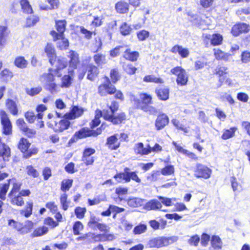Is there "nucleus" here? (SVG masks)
<instances>
[{
    "instance_id": "nucleus-1",
    "label": "nucleus",
    "mask_w": 250,
    "mask_h": 250,
    "mask_svg": "<svg viewBox=\"0 0 250 250\" xmlns=\"http://www.w3.org/2000/svg\"><path fill=\"white\" fill-rule=\"evenodd\" d=\"M107 109H104L103 111L97 109L94 118L89 123V127H83L76 131L69 140L67 146H71L79 140L88 137H97L101 135L104 129L103 125H101L100 127L98 126L101 123L100 118L102 116L104 120L114 125H119L125 123L127 120L126 113L124 111L117 113L119 108L118 102L112 101L110 105L107 104Z\"/></svg>"
},
{
    "instance_id": "nucleus-55",
    "label": "nucleus",
    "mask_w": 250,
    "mask_h": 250,
    "mask_svg": "<svg viewBox=\"0 0 250 250\" xmlns=\"http://www.w3.org/2000/svg\"><path fill=\"white\" fill-rule=\"evenodd\" d=\"M26 174L30 177L33 178L39 177L40 173L39 171L32 165H29L25 168Z\"/></svg>"
},
{
    "instance_id": "nucleus-3",
    "label": "nucleus",
    "mask_w": 250,
    "mask_h": 250,
    "mask_svg": "<svg viewBox=\"0 0 250 250\" xmlns=\"http://www.w3.org/2000/svg\"><path fill=\"white\" fill-rule=\"evenodd\" d=\"M22 184L15 181L12 185V187L8 194L10 203L13 206L22 207L24 204L23 197H28L31 194V191L29 189H24L21 190Z\"/></svg>"
},
{
    "instance_id": "nucleus-53",
    "label": "nucleus",
    "mask_w": 250,
    "mask_h": 250,
    "mask_svg": "<svg viewBox=\"0 0 250 250\" xmlns=\"http://www.w3.org/2000/svg\"><path fill=\"white\" fill-rule=\"evenodd\" d=\"M136 37L139 42H143L149 38L150 32L148 30L142 29L136 32Z\"/></svg>"
},
{
    "instance_id": "nucleus-32",
    "label": "nucleus",
    "mask_w": 250,
    "mask_h": 250,
    "mask_svg": "<svg viewBox=\"0 0 250 250\" xmlns=\"http://www.w3.org/2000/svg\"><path fill=\"white\" fill-rule=\"evenodd\" d=\"M155 93L160 101H166L169 98L170 89L167 87H157L155 89Z\"/></svg>"
},
{
    "instance_id": "nucleus-4",
    "label": "nucleus",
    "mask_w": 250,
    "mask_h": 250,
    "mask_svg": "<svg viewBox=\"0 0 250 250\" xmlns=\"http://www.w3.org/2000/svg\"><path fill=\"white\" fill-rule=\"evenodd\" d=\"M105 81L101 83L98 87V93L101 97L114 95V98L120 101H124L125 97L123 93L116 88L115 85L111 83V80L108 77H104Z\"/></svg>"
},
{
    "instance_id": "nucleus-44",
    "label": "nucleus",
    "mask_w": 250,
    "mask_h": 250,
    "mask_svg": "<svg viewBox=\"0 0 250 250\" xmlns=\"http://www.w3.org/2000/svg\"><path fill=\"white\" fill-rule=\"evenodd\" d=\"M213 51L214 56L217 60L227 61L230 56L229 53L224 52L220 48H213Z\"/></svg>"
},
{
    "instance_id": "nucleus-14",
    "label": "nucleus",
    "mask_w": 250,
    "mask_h": 250,
    "mask_svg": "<svg viewBox=\"0 0 250 250\" xmlns=\"http://www.w3.org/2000/svg\"><path fill=\"white\" fill-rule=\"evenodd\" d=\"M212 172L211 169L207 166L197 163L193 170V175L196 179L207 180L210 178Z\"/></svg>"
},
{
    "instance_id": "nucleus-27",
    "label": "nucleus",
    "mask_w": 250,
    "mask_h": 250,
    "mask_svg": "<svg viewBox=\"0 0 250 250\" xmlns=\"http://www.w3.org/2000/svg\"><path fill=\"white\" fill-rule=\"evenodd\" d=\"M187 122L185 119L182 121H179L177 119H173L171 123L178 130L183 132L185 135L188 134L190 132V127L185 124Z\"/></svg>"
},
{
    "instance_id": "nucleus-36",
    "label": "nucleus",
    "mask_w": 250,
    "mask_h": 250,
    "mask_svg": "<svg viewBox=\"0 0 250 250\" xmlns=\"http://www.w3.org/2000/svg\"><path fill=\"white\" fill-rule=\"evenodd\" d=\"M75 71H73V70H68V74L64 75L62 78L61 86L65 88L69 87L72 83Z\"/></svg>"
},
{
    "instance_id": "nucleus-58",
    "label": "nucleus",
    "mask_w": 250,
    "mask_h": 250,
    "mask_svg": "<svg viewBox=\"0 0 250 250\" xmlns=\"http://www.w3.org/2000/svg\"><path fill=\"white\" fill-rule=\"evenodd\" d=\"M40 18L37 15H32L28 17L26 19V26L31 27L39 22Z\"/></svg>"
},
{
    "instance_id": "nucleus-30",
    "label": "nucleus",
    "mask_w": 250,
    "mask_h": 250,
    "mask_svg": "<svg viewBox=\"0 0 250 250\" xmlns=\"http://www.w3.org/2000/svg\"><path fill=\"white\" fill-rule=\"evenodd\" d=\"M10 33L6 26L0 25V48H4L7 43L8 38Z\"/></svg>"
},
{
    "instance_id": "nucleus-23",
    "label": "nucleus",
    "mask_w": 250,
    "mask_h": 250,
    "mask_svg": "<svg viewBox=\"0 0 250 250\" xmlns=\"http://www.w3.org/2000/svg\"><path fill=\"white\" fill-rule=\"evenodd\" d=\"M114 197L113 200L115 202H121L124 199V196L128 192V188L122 186H118L114 188Z\"/></svg>"
},
{
    "instance_id": "nucleus-28",
    "label": "nucleus",
    "mask_w": 250,
    "mask_h": 250,
    "mask_svg": "<svg viewBox=\"0 0 250 250\" xmlns=\"http://www.w3.org/2000/svg\"><path fill=\"white\" fill-rule=\"evenodd\" d=\"M170 52L174 54H178L181 58H188L190 52L188 48L183 47L179 44H175L173 46L170 50Z\"/></svg>"
},
{
    "instance_id": "nucleus-25",
    "label": "nucleus",
    "mask_w": 250,
    "mask_h": 250,
    "mask_svg": "<svg viewBox=\"0 0 250 250\" xmlns=\"http://www.w3.org/2000/svg\"><path fill=\"white\" fill-rule=\"evenodd\" d=\"M84 109L83 108L78 105L72 106L69 112L65 113L67 118L70 120H75L79 118L83 114Z\"/></svg>"
},
{
    "instance_id": "nucleus-12",
    "label": "nucleus",
    "mask_w": 250,
    "mask_h": 250,
    "mask_svg": "<svg viewBox=\"0 0 250 250\" xmlns=\"http://www.w3.org/2000/svg\"><path fill=\"white\" fill-rule=\"evenodd\" d=\"M229 70V68L224 65H218L214 69L213 74L218 77L219 86H221L224 83L229 85H231L232 84V80L228 77Z\"/></svg>"
},
{
    "instance_id": "nucleus-57",
    "label": "nucleus",
    "mask_w": 250,
    "mask_h": 250,
    "mask_svg": "<svg viewBox=\"0 0 250 250\" xmlns=\"http://www.w3.org/2000/svg\"><path fill=\"white\" fill-rule=\"evenodd\" d=\"M86 211V208L78 206L75 208L74 214L77 218L82 219L84 217Z\"/></svg>"
},
{
    "instance_id": "nucleus-5",
    "label": "nucleus",
    "mask_w": 250,
    "mask_h": 250,
    "mask_svg": "<svg viewBox=\"0 0 250 250\" xmlns=\"http://www.w3.org/2000/svg\"><path fill=\"white\" fill-rule=\"evenodd\" d=\"M140 99L133 96V102L136 109H140L145 112L154 114L157 112L155 107L152 106L153 103L152 97L147 93L140 94Z\"/></svg>"
},
{
    "instance_id": "nucleus-46",
    "label": "nucleus",
    "mask_w": 250,
    "mask_h": 250,
    "mask_svg": "<svg viewBox=\"0 0 250 250\" xmlns=\"http://www.w3.org/2000/svg\"><path fill=\"white\" fill-rule=\"evenodd\" d=\"M14 77L12 70L7 68H4L0 72V80L4 82H7Z\"/></svg>"
},
{
    "instance_id": "nucleus-6",
    "label": "nucleus",
    "mask_w": 250,
    "mask_h": 250,
    "mask_svg": "<svg viewBox=\"0 0 250 250\" xmlns=\"http://www.w3.org/2000/svg\"><path fill=\"white\" fill-rule=\"evenodd\" d=\"M91 57H88L83 60L82 67L83 69H79L78 72V77L79 80H82L83 79L86 73H87L86 78L90 81H94L98 77L100 71L97 66L91 63Z\"/></svg>"
},
{
    "instance_id": "nucleus-61",
    "label": "nucleus",
    "mask_w": 250,
    "mask_h": 250,
    "mask_svg": "<svg viewBox=\"0 0 250 250\" xmlns=\"http://www.w3.org/2000/svg\"><path fill=\"white\" fill-rule=\"evenodd\" d=\"M45 206L46 208H47L52 214H55V215L58 212H60V211H58L59 209L58 205L56 204L55 202L54 201L47 202Z\"/></svg>"
},
{
    "instance_id": "nucleus-17",
    "label": "nucleus",
    "mask_w": 250,
    "mask_h": 250,
    "mask_svg": "<svg viewBox=\"0 0 250 250\" xmlns=\"http://www.w3.org/2000/svg\"><path fill=\"white\" fill-rule=\"evenodd\" d=\"M250 31V25L244 22H236L231 27L230 33L234 37L248 34Z\"/></svg>"
},
{
    "instance_id": "nucleus-2",
    "label": "nucleus",
    "mask_w": 250,
    "mask_h": 250,
    "mask_svg": "<svg viewBox=\"0 0 250 250\" xmlns=\"http://www.w3.org/2000/svg\"><path fill=\"white\" fill-rule=\"evenodd\" d=\"M66 24L67 22L65 20H56L55 27L56 31L52 30L50 32L53 42L61 40L57 43V47L60 50H66L69 46V40L65 38L64 34Z\"/></svg>"
},
{
    "instance_id": "nucleus-19",
    "label": "nucleus",
    "mask_w": 250,
    "mask_h": 250,
    "mask_svg": "<svg viewBox=\"0 0 250 250\" xmlns=\"http://www.w3.org/2000/svg\"><path fill=\"white\" fill-rule=\"evenodd\" d=\"M169 123V118L168 115L164 112H160L155 121V127L157 130H161L167 126Z\"/></svg>"
},
{
    "instance_id": "nucleus-37",
    "label": "nucleus",
    "mask_w": 250,
    "mask_h": 250,
    "mask_svg": "<svg viewBox=\"0 0 250 250\" xmlns=\"http://www.w3.org/2000/svg\"><path fill=\"white\" fill-rule=\"evenodd\" d=\"M33 203L32 201H28L24 208L20 210V214L25 218L29 217L33 213Z\"/></svg>"
},
{
    "instance_id": "nucleus-54",
    "label": "nucleus",
    "mask_w": 250,
    "mask_h": 250,
    "mask_svg": "<svg viewBox=\"0 0 250 250\" xmlns=\"http://www.w3.org/2000/svg\"><path fill=\"white\" fill-rule=\"evenodd\" d=\"M110 78L111 82L113 83H116L121 79V75L120 74L118 68H113L110 70L109 73Z\"/></svg>"
},
{
    "instance_id": "nucleus-9",
    "label": "nucleus",
    "mask_w": 250,
    "mask_h": 250,
    "mask_svg": "<svg viewBox=\"0 0 250 250\" xmlns=\"http://www.w3.org/2000/svg\"><path fill=\"white\" fill-rule=\"evenodd\" d=\"M178 240L176 236H160L150 239L147 243L149 248H161L167 247L173 244Z\"/></svg>"
},
{
    "instance_id": "nucleus-34",
    "label": "nucleus",
    "mask_w": 250,
    "mask_h": 250,
    "mask_svg": "<svg viewBox=\"0 0 250 250\" xmlns=\"http://www.w3.org/2000/svg\"><path fill=\"white\" fill-rule=\"evenodd\" d=\"M162 208V203L156 199H151L146 202L144 208L147 211L149 210H159Z\"/></svg>"
},
{
    "instance_id": "nucleus-33",
    "label": "nucleus",
    "mask_w": 250,
    "mask_h": 250,
    "mask_svg": "<svg viewBox=\"0 0 250 250\" xmlns=\"http://www.w3.org/2000/svg\"><path fill=\"white\" fill-rule=\"evenodd\" d=\"M11 180V179H8L7 183L0 184V214L2 211V207L3 203L2 201L5 200L6 199V195L9 188Z\"/></svg>"
},
{
    "instance_id": "nucleus-11",
    "label": "nucleus",
    "mask_w": 250,
    "mask_h": 250,
    "mask_svg": "<svg viewBox=\"0 0 250 250\" xmlns=\"http://www.w3.org/2000/svg\"><path fill=\"white\" fill-rule=\"evenodd\" d=\"M0 123L3 135L10 136L13 133V125L9 115L4 109L0 110Z\"/></svg>"
},
{
    "instance_id": "nucleus-31",
    "label": "nucleus",
    "mask_w": 250,
    "mask_h": 250,
    "mask_svg": "<svg viewBox=\"0 0 250 250\" xmlns=\"http://www.w3.org/2000/svg\"><path fill=\"white\" fill-rule=\"evenodd\" d=\"M150 228L154 230L164 229L167 225V221L163 218L159 219V221L156 219H152L148 221Z\"/></svg>"
},
{
    "instance_id": "nucleus-13",
    "label": "nucleus",
    "mask_w": 250,
    "mask_h": 250,
    "mask_svg": "<svg viewBox=\"0 0 250 250\" xmlns=\"http://www.w3.org/2000/svg\"><path fill=\"white\" fill-rule=\"evenodd\" d=\"M170 72L176 76V82L178 85L185 86L188 84V76L186 70L181 66H176L172 68Z\"/></svg>"
},
{
    "instance_id": "nucleus-49",
    "label": "nucleus",
    "mask_w": 250,
    "mask_h": 250,
    "mask_svg": "<svg viewBox=\"0 0 250 250\" xmlns=\"http://www.w3.org/2000/svg\"><path fill=\"white\" fill-rule=\"evenodd\" d=\"M73 180L72 179H64L62 180L61 183V190L66 192L68 191L72 187Z\"/></svg>"
},
{
    "instance_id": "nucleus-62",
    "label": "nucleus",
    "mask_w": 250,
    "mask_h": 250,
    "mask_svg": "<svg viewBox=\"0 0 250 250\" xmlns=\"http://www.w3.org/2000/svg\"><path fill=\"white\" fill-rule=\"evenodd\" d=\"M99 219L95 216H91L87 223V226L93 230L97 229L99 222Z\"/></svg>"
},
{
    "instance_id": "nucleus-56",
    "label": "nucleus",
    "mask_w": 250,
    "mask_h": 250,
    "mask_svg": "<svg viewBox=\"0 0 250 250\" xmlns=\"http://www.w3.org/2000/svg\"><path fill=\"white\" fill-rule=\"evenodd\" d=\"M84 226L80 221L75 222L72 226L73 233L74 235H79L81 234V231L83 229Z\"/></svg>"
},
{
    "instance_id": "nucleus-42",
    "label": "nucleus",
    "mask_w": 250,
    "mask_h": 250,
    "mask_svg": "<svg viewBox=\"0 0 250 250\" xmlns=\"http://www.w3.org/2000/svg\"><path fill=\"white\" fill-rule=\"evenodd\" d=\"M144 144L142 142L135 144L134 150L136 155L144 156L149 154V150L147 146L144 147Z\"/></svg>"
},
{
    "instance_id": "nucleus-45",
    "label": "nucleus",
    "mask_w": 250,
    "mask_h": 250,
    "mask_svg": "<svg viewBox=\"0 0 250 250\" xmlns=\"http://www.w3.org/2000/svg\"><path fill=\"white\" fill-rule=\"evenodd\" d=\"M20 4L22 12L26 15L33 14L34 11L28 0H20Z\"/></svg>"
},
{
    "instance_id": "nucleus-47",
    "label": "nucleus",
    "mask_w": 250,
    "mask_h": 250,
    "mask_svg": "<svg viewBox=\"0 0 250 250\" xmlns=\"http://www.w3.org/2000/svg\"><path fill=\"white\" fill-rule=\"evenodd\" d=\"M237 130V127L236 126L231 127L229 129H224L221 137V139L224 140H226L233 137Z\"/></svg>"
},
{
    "instance_id": "nucleus-7",
    "label": "nucleus",
    "mask_w": 250,
    "mask_h": 250,
    "mask_svg": "<svg viewBox=\"0 0 250 250\" xmlns=\"http://www.w3.org/2000/svg\"><path fill=\"white\" fill-rule=\"evenodd\" d=\"M67 63L63 58H58L57 64L55 65L56 68L53 70L52 68H49L47 73H44L42 75L43 81L46 83L55 81V77L53 72L58 77L62 76V71L67 67Z\"/></svg>"
},
{
    "instance_id": "nucleus-10",
    "label": "nucleus",
    "mask_w": 250,
    "mask_h": 250,
    "mask_svg": "<svg viewBox=\"0 0 250 250\" xmlns=\"http://www.w3.org/2000/svg\"><path fill=\"white\" fill-rule=\"evenodd\" d=\"M31 144L24 137H21L17 144V148L23 154L25 158H28L36 155L38 152V149L36 147L30 148Z\"/></svg>"
},
{
    "instance_id": "nucleus-15",
    "label": "nucleus",
    "mask_w": 250,
    "mask_h": 250,
    "mask_svg": "<svg viewBox=\"0 0 250 250\" xmlns=\"http://www.w3.org/2000/svg\"><path fill=\"white\" fill-rule=\"evenodd\" d=\"M203 41L206 47H208L210 44L216 46L221 45L223 42V36L220 33H214L212 35L209 34H203Z\"/></svg>"
},
{
    "instance_id": "nucleus-35",
    "label": "nucleus",
    "mask_w": 250,
    "mask_h": 250,
    "mask_svg": "<svg viewBox=\"0 0 250 250\" xmlns=\"http://www.w3.org/2000/svg\"><path fill=\"white\" fill-rule=\"evenodd\" d=\"M114 239L115 237L112 234H93L92 237V239L94 242L111 241Z\"/></svg>"
},
{
    "instance_id": "nucleus-40",
    "label": "nucleus",
    "mask_w": 250,
    "mask_h": 250,
    "mask_svg": "<svg viewBox=\"0 0 250 250\" xmlns=\"http://www.w3.org/2000/svg\"><path fill=\"white\" fill-rule=\"evenodd\" d=\"M13 63L17 68L24 69L27 67L28 62L25 59L24 57L22 56H18L15 57Z\"/></svg>"
},
{
    "instance_id": "nucleus-43",
    "label": "nucleus",
    "mask_w": 250,
    "mask_h": 250,
    "mask_svg": "<svg viewBox=\"0 0 250 250\" xmlns=\"http://www.w3.org/2000/svg\"><path fill=\"white\" fill-rule=\"evenodd\" d=\"M48 228L45 226H40L34 229L31 234L32 238L38 237L42 236L48 233Z\"/></svg>"
},
{
    "instance_id": "nucleus-41",
    "label": "nucleus",
    "mask_w": 250,
    "mask_h": 250,
    "mask_svg": "<svg viewBox=\"0 0 250 250\" xmlns=\"http://www.w3.org/2000/svg\"><path fill=\"white\" fill-rule=\"evenodd\" d=\"M210 245L214 250H220L222 248L223 242L218 235H213L211 237Z\"/></svg>"
},
{
    "instance_id": "nucleus-64",
    "label": "nucleus",
    "mask_w": 250,
    "mask_h": 250,
    "mask_svg": "<svg viewBox=\"0 0 250 250\" xmlns=\"http://www.w3.org/2000/svg\"><path fill=\"white\" fill-rule=\"evenodd\" d=\"M236 15L238 17L242 16L243 15L248 16V19H250V7H243L237 9L235 12Z\"/></svg>"
},
{
    "instance_id": "nucleus-50",
    "label": "nucleus",
    "mask_w": 250,
    "mask_h": 250,
    "mask_svg": "<svg viewBox=\"0 0 250 250\" xmlns=\"http://www.w3.org/2000/svg\"><path fill=\"white\" fill-rule=\"evenodd\" d=\"M46 1L49 4V7L47 6H41L40 8L42 10L47 11L48 10L56 9L59 6V0H46Z\"/></svg>"
},
{
    "instance_id": "nucleus-38",
    "label": "nucleus",
    "mask_w": 250,
    "mask_h": 250,
    "mask_svg": "<svg viewBox=\"0 0 250 250\" xmlns=\"http://www.w3.org/2000/svg\"><path fill=\"white\" fill-rule=\"evenodd\" d=\"M120 63L124 72L128 75L131 76L136 73L138 69L133 64L125 62H120Z\"/></svg>"
},
{
    "instance_id": "nucleus-52",
    "label": "nucleus",
    "mask_w": 250,
    "mask_h": 250,
    "mask_svg": "<svg viewBox=\"0 0 250 250\" xmlns=\"http://www.w3.org/2000/svg\"><path fill=\"white\" fill-rule=\"evenodd\" d=\"M160 173L164 176L174 175L175 173L174 166L172 165H166L161 169Z\"/></svg>"
},
{
    "instance_id": "nucleus-22",
    "label": "nucleus",
    "mask_w": 250,
    "mask_h": 250,
    "mask_svg": "<svg viewBox=\"0 0 250 250\" xmlns=\"http://www.w3.org/2000/svg\"><path fill=\"white\" fill-rule=\"evenodd\" d=\"M118 134H114L106 139L105 145L110 150H116L121 146V143L118 138Z\"/></svg>"
},
{
    "instance_id": "nucleus-21",
    "label": "nucleus",
    "mask_w": 250,
    "mask_h": 250,
    "mask_svg": "<svg viewBox=\"0 0 250 250\" xmlns=\"http://www.w3.org/2000/svg\"><path fill=\"white\" fill-rule=\"evenodd\" d=\"M69 53L68 64L69 69L68 70H73V71H75L81 62L79 55L72 50H70Z\"/></svg>"
},
{
    "instance_id": "nucleus-24",
    "label": "nucleus",
    "mask_w": 250,
    "mask_h": 250,
    "mask_svg": "<svg viewBox=\"0 0 250 250\" xmlns=\"http://www.w3.org/2000/svg\"><path fill=\"white\" fill-rule=\"evenodd\" d=\"M5 105L11 115L17 116L20 113L18 102L12 99L8 98L5 100Z\"/></svg>"
},
{
    "instance_id": "nucleus-51",
    "label": "nucleus",
    "mask_w": 250,
    "mask_h": 250,
    "mask_svg": "<svg viewBox=\"0 0 250 250\" xmlns=\"http://www.w3.org/2000/svg\"><path fill=\"white\" fill-rule=\"evenodd\" d=\"M93 60L97 66L102 65L106 62L105 55L102 53H96L94 55Z\"/></svg>"
},
{
    "instance_id": "nucleus-20",
    "label": "nucleus",
    "mask_w": 250,
    "mask_h": 250,
    "mask_svg": "<svg viewBox=\"0 0 250 250\" xmlns=\"http://www.w3.org/2000/svg\"><path fill=\"white\" fill-rule=\"evenodd\" d=\"M44 52L48 59V61L52 66L55 65L56 62H57V53L53 44L47 42L44 49Z\"/></svg>"
},
{
    "instance_id": "nucleus-29",
    "label": "nucleus",
    "mask_w": 250,
    "mask_h": 250,
    "mask_svg": "<svg viewBox=\"0 0 250 250\" xmlns=\"http://www.w3.org/2000/svg\"><path fill=\"white\" fill-rule=\"evenodd\" d=\"M122 57L126 61L135 62L140 57V53L137 51H132L131 48H127L124 51Z\"/></svg>"
},
{
    "instance_id": "nucleus-60",
    "label": "nucleus",
    "mask_w": 250,
    "mask_h": 250,
    "mask_svg": "<svg viewBox=\"0 0 250 250\" xmlns=\"http://www.w3.org/2000/svg\"><path fill=\"white\" fill-rule=\"evenodd\" d=\"M146 230V225L140 223L139 225L134 227L133 230V233L135 235H139L145 233Z\"/></svg>"
},
{
    "instance_id": "nucleus-59",
    "label": "nucleus",
    "mask_w": 250,
    "mask_h": 250,
    "mask_svg": "<svg viewBox=\"0 0 250 250\" xmlns=\"http://www.w3.org/2000/svg\"><path fill=\"white\" fill-rule=\"evenodd\" d=\"M67 198L68 195L65 193L61 194L60 197L62 208L64 211L67 210L69 207V202L67 201Z\"/></svg>"
},
{
    "instance_id": "nucleus-63",
    "label": "nucleus",
    "mask_w": 250,
    "mask_h": 250,
    "mask_svg": "<svg viewBox=\"0 0 250 250\" xmlns=\"http://www.w3.org/2000/svg\"><path fill=\"white\" fill-rule=\"evenodd\" d=\"M42 91V87L40 85H38L35 87L25 89V92L26 94L32 97L39 94Z\"/></svg>"
},
{
    "instance_id": "nucleus-48",
    "label": "nucleus",
    "mask_w": 250,
    "mask_h": 250,
    "mask_svg": "<svg viewBox=\"0 0 250 250\" xmlns=\"http://www.w3.org/2000/svg\"><path fill=\"white\" fill-rule=\"evenodd\" d=\"M119 31L122 36H128L131 33L132 28L130 24H128L126 22H124L119 27Z\"/></svg>"
},
{
    "instance_id": "nucleus-26",
    "label": "nucleus",
    "mask_w": 250,
    "mask_h": 250,
    "mask_svg": "<svg viewBox=\"0 0 250 250\" xmlns=\"http://www.w3.org/2000/svg\"><path fill=\"white\" fill-rule=\"evenodd\" d=\"M54 217L56 219V221L51 217L48 216L46 217L44 219L43 224L49 226L52 229L58 227L59 223L62 221V216L61 212H58L55 215Z\"/></svg>"
},
{
    "instance_id": "nucleus-8",
    "label": "nucleus",
    "mask_w": 250,
    "mask_h": 250,
    "mask_svg": "<svg viewBox=\"0 0 250 250\" xmlns=\"http://www.w3.org/2000/svg\"><path fill=\"white\" fill-rule=\"evenodd\" d=\"M113 178L118 183L124 181L125 183H129L131 180L137 183H141L142 180L139 177L136 171H131L130 168L125 167L124 168V172L117 173L113 176Z\"/></svg>"
},
{
    "instance_id": "nucleus-18",
    "label": "nucleus",
    "mask_w": 250,
    "mask_h": 250,
    "mask_svg": "<svg viewBox=\"0 0 250 250\" xmlns=\"http://www.w3.org/2000/svg\"><path fill=\"white\" fill-rule=\"evenodd\" d=\"M96 150L92 147H85L82 152L81 160L86 167L94 165L96 157L93 156Z\"/></svg>"
},
{
    "instance_id": "nucleus-16",
    "label": "nucleus",
    "mask_w": 250,
    "mask_h": 250,
    "mask_svg": "<svg viewBox=\"0 0 250 250\" xmlns=\"http://www.w3.org/2000/svg\"><path fill=\"white\" fill-rule=\"evenodd\" d=\"M70 121V120L64 114L62 119L59 122L55 121L54 125L48 123V126L52 128L55 132L62 133L71 127L72 124Z\"/></svg>"
},
{
    "instance_id": "nucleus-39",
    "label": "nucleus",
    "mask_w": 250,
    "mask_h": 250,
    "mask_svg": "<svg viewBox=\"0 0 250 250\" xmlns=\"http://www.w3.org/2000/svg\"><path fill=\"white\" fill-rule=\"evenodd\" d=\"M143 82L146 83H154L157 84H162L164 83V80L159 76L158 77L152 75H146L143 78Z\"/></svg>"
}]
</instances>
